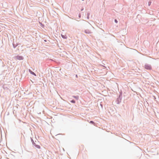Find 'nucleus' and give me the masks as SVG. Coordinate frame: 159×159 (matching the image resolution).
I'll use <instances>...</instances> for the list:
<instances>
[{
    "label": "nucleus",
    "instance_id": "nucleus-1",
    "mask_svg": "<svg viewBox=\"0 0 159 159\" xmlns=\"http://www.w3.org/2000/svg\"><path fill=\"white\" fill-rule=\"evenodd\" d=\"M31 142L32 143L33 146L34 147H35L36 148H37L38 149H40V146L37 144L34 141V140L32 139V138H30Z\"/></svg>",
    "mask_w": 159,
    "mask_h": 159
},
{
    "label": "nucleus",
    "instance_id": "nucleus-2",
    "mask_svg": "<svg viewBox=\"0 0 159 159\" xmlns=\"http://www.w3.org/2000/svg\"><path fill=\"white\" fill-rule=\"evenodd\" d=\"M122 96V94H120L118 98H117L116 100V102L117 104H120V103L121 102Z\"/></svg>",
    "mask_w": 159,
    "mask_h": 159
},
{
    "label": "nucleus",
    "instance_id": "nucleus-3",
    "mask_svg": "<svg viewBox=\"0 0 159 159\" xmlns=\"http://www.w3.org/2000/svg\"><path fill=\"white\" fill-rule=\"evenodd\" d=\"M144 68L148 70H151L152 69V67L150 65L146 64L144 65Z\"/></svg>",
    "mask_w": 159,
    "mask_h": 159
},
{
    "label": "nucleus",
    "instance_id": "nucleus-4",
    "mask_svg": "<svg viewBox=\"0 0 159 159\" xmlns=\"http://www.w3.org/2000/svg\"><path fill=\"white\" fill-rule=\"evenodd\" d=\"M15 58L16 59L19 60H22L24 59V57L23 56H20L19 55L16 56Z\"/></svg>",
    "mask_w": 159,
    "mask_h": 159
},
{
    "label": "nucleus",
    "instance_id": "nucleus-5",
    "mask_svg": "<svg viewBox=\"0 0 159 159\" xmlns=\"http://www.w3.org/2000/svg\"><path fill=\"white\" fill-rule=\"evenodd\" d=\"M84 32L86 34H91V31L88 29H86L84 30Z\"/></svg>",
    "mask_w": 159,
    "mask_h": 159
},
{
    "label": "nucleus",
    "instance_id": "nucleus-6",
    "mask_svg": "<svg viewBox=\"0 0 159 159\" xmlns=\"http://www.w3.org/2000/svg\"><path fill=\"white\" fill-rule=\"evenodd\" d=\"M28 70H29V71L30 73L31 74H32V75H35V76H36V74L34 72H33V71H31L30 69H29Z\"/></svg>",
    "mask_w": 159,
    "mask_h": 159
},
{
    "label": "nucleus",
    "instance_id": "nucleus-7",
    "mask_svg": "<svg viewBox=\"0 0 159 159\" xmlns=\"http://www.w3.org/2000/svg\"><path fill=\"white\" fill-rule=\"evenodd\" d=\"M72 97L75 98L76 100H78L79 99V96H72Z\"/></svg>",
    "mask_w": 159,
    "mask_h": 159
},
{
    "label": "nucleus",
    "instance_id": "nucleus-8",
    "mask_svg": "<svg viewBox=\"0 0 159 159\" xmlns=\"http://www.w3.org/2000/svg\"><path fill=\"white\" fill-rule=\"evenodd\" d=\"M61 37L64 39H66L67 38V36L66 35H63L62 34H61Z\"/></svg>",
    "mask_w": 159,
    "mask_h": 159
},
{
    "label": "nucleus",
    "instance_id": "nucleus-9",
    "mask_svg": "<svg viewBox=\"0 0 159 159\" xmlns=\"http://www.w3.org/2000/svg\"><path fill=\"white\" fill-rule=\"evenodd\" d=\"M70 102L71 103H75V101L74 100H72L70 101Z\"/></svg>",
    "mask_w": 159,
    "mask_h": 159
},
{
    "label": "nucleus",
    "instance_id": "nucleus-10",
    "mask_svg": "<svg viewBox=\"0 0 159 159\" xmlns=\"http://www.w3.org/2000/svg\"><path fill=\"white\" fill-rule=\"evenodd\" d=\"M151 3H152V2L151 1H149L148 2V5L149 6H150L151 5Z\"/></svg>",
    "mask_w": 159,
    "mask_h": 159
},
{
    "label": "nucleus",
    "instance_id": "nucleus-11",
    "mask_svg": "<svg viewBox=\"0 0 159 159\" xmlns=\"http://www.w3.org/2000/svg\"><path fill=\"white\" fill-rule=\"evenodd\" d=\"M35 7L36 8H34V9H37L38 10H40V7Z\"/></svg>",
    "mask_w": 159,
    "mask_h": 159
},
{
    "label": "nucleus",
    "instance_id": "nucleus-12",
    "mask_svg": "<svg viewBox=\"0 0 159 159\" xmlns=\"http://www.w3.org/2000/svg\"><path fill=\"white\" fill-rule=\"evenodd\" d=\"M90 123H91L92 124H94V122L93 121H90L89 122Z\"/></svg>",
    "mask_w": 159,
    "mask_h": 159
},
{
    "label": "nucleus",
    "instance_id": "nucleus-13",
    "mask_svg": "<svg viewBox=\"0 0 159 159\" xmlns=\"http://www.w3.org/2000/svg\"><path fill=\"white\" fill-rule=\"evenodd\" d=\"M114 21H115V22L116 23H117L118 22V21L116 19H115L114 20Z\"/></svg>",
    "mask_w": 159,
    "mask_h": 159
},
{
    "label": "nucleus",
    "instance_id": "nucleus-14",
    "mask_svg": "<svg viewBox=\"0 0 159 159\" xmlns=\"http://www.w3.org/2000/svg\"><path fill=\"white\" fill-rule=\"evenodd\" d=\"M89 14L88 13L87 14V18L88 19H89Z\"/></svg>",
    "mask_w": 159,
    "mask_h": 159
},
{
    "label": "nucleus",
    "instance_id": "nucleus-15",
    "mask_svg": "<svg viewBox=\"0 0 159 159\" xmlns=\"http://www.w3.org/2000/svg\"><path fill=\"white\" fill-rule=\"evenodd\" d=\"M13 46L14 48H15L16 47V46H15L14 45V43H13Z\"/></svg>",
    "mask_w": 159,
    "mask_h": 159
},
{
    "label": "nucleus",
    "instance_id": "nucleus-16",
    "mask_svg": "<svg viewBox=\"0 0 159 159\" xmlns=\"http://www.w3.org/2000/svg\"><path fill=\"white\" fill-rule=\"evenodd\" d=\"M100 105L102 107V105L101 104H100Z\"/></svg>",
    "mask_w": 159,
    "mask_h": 159
},
{
    "label": "nucleus",
    "instance_id": "nucleus-17",
    "mask_svg": "<svg viewBox=\"0 0 159 159\" xmlns=\"http://www.w3.org/2000/svg\"><path fill=\"white\" fill-rule=\"evenodd\" d=\"M80 16H81V15H80V14H79V17H80Z\"/></svg>",
    "mask_w": 159,
    "mask_h": 159
},
{
    "label": "nucleus",
    "instance_id": "nucleus-18",
    "mask_svg": "<svg viewBox=\"0 0 159 159\" xmlns=\"http://www.w3.org/2000/svg\"><path fill=\"white\" fill-rule=\"evenodd\" d=\"M50 60H51V61H53V60H52V59H50Z\"/></svg>",
    "mask_w": 159,
    "mask_h": 159
},
{
    "label": "nucleus",
    "instance_id": "nucleus-19",
    "mask_svg": "<svg viewBox=\"0 0 159 159\" xmlns=\"http://www.w3.org/2000/svg\"><path fill=\"white\" fill-rule=\"evenodd\" d=\"M44 41L45 42H46V41H46V40H44Z\"/></svg>",
    "mask_w": 159,
    "mask_h": 159
},
{
    "label": "nucleus",
    "instance_id": "nucleus-20",
    "mask_svg": "<svg viewBox=\"0 0 159 159\" xmlns=\"http://www.w3.org/2000/svg\"><path fill=\"white\" fill-rule=\"evenodd\" d=\"M81 10H84V8H82Z\"/></svg>",
    "mask_w": 159,
    "mask_h": 159
},
{
    "label": "nucleus",
    "instance_id": "nucleus-21",
    "mask_svg": "<svg viewBox=\"0 0 159 159\" xmlns=\"http://www.w3.org/2000/svg\"><path fill=\"white\" fill-rule=\"evenodd\" d=\"M52 11H54V12H55V11L54 10Z\"/></svg>",
    "mask_w": 159,
    "mask_h": 159
},
{
    "label": "nucleus",
    "instance_id": "nucleus-22",
    "mask_svg": "<svg viewBox=\"0 0 159 159\" xmlns=\"http://www.w3.org/2000/svg\"><path fill=\"white\" fill-rule=\"evenodd\" d=\"M76 77H77V75H76Z\"/></svg>",
    "mask_w": 159,
    "mask_h": 159
},
{
    "label": "nucleus",
    "instance_id": "nucleus-23",
    "mask_svg": "<svg viewBox=\"0 0 159 159\" xmlns=\"http://www.w3.org/2000/svg\"><path fill=\"white\" fill-rule=\"evenodd\" d=\"M82 0L83 1H84V0Z\"/></svg>",
    "mask_w": 159,
    "mask_h": 159
}]
</instances>
